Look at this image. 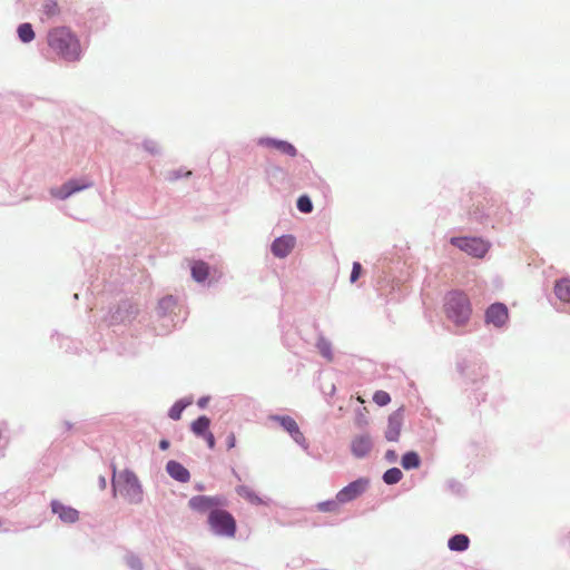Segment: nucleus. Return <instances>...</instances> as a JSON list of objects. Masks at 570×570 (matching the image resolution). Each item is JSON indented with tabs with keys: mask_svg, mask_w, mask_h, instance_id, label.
Segmentation results:
<instances>
[{
	"mask_svg": "<svg viewBox=\"0 0 570 570\" xmlns=\"http://www.w3.org/2000/svg\"><path fill=\"white\" fill-rule=\"evenodd\" d=\"M210 531L222 538H233L237 532V523L234 515L224 508L214 509L207 518Z\"/></svg>",
	"mask_w": 570,
	"mask_h": 570,
	"instance_id": "nucleus-4",
	"label": "nucleus"
},
{
	"mask_svg": "<svg viewBox=\"0 0 570 570\" xmlns=\"http://www.w3.org/2000/svg\"><path fill=\"white\" fill-rule=\"evenodd\" d=\"M119 479L121 481L120 492L127 501L131 504L141 503L144 499V491L136 473L130 469H125L120 472Z\"/></svg>",
	"mask_w": 570,
	"mask_h": 570,
	"instance_id": "nucleus-7",
	"label": "nucleus"
},
{
	"mask_svg": "<svg viewBox=\"0 0 570 570\" xmlns=\"http://www.w3.org/2000/svg\"><path fill=\"white\" fill-rule=\"evenodd\" d=\"M315 330L317 331V340L315 346L318 353L328 362L333 361V348L332 343L328 338H326L323 333L320 331L318 325L314 324Z\"/></svg>",
	"mask_w": 570,
	"mask_h": 570,
	"instance_id": "nucleus-20",
	"label": "nucleus"
},
{
	"mask_svg": "<svg viewBox=\"0 0 570 570\" xmlns=\"http://www.w3.org/2000/svg\"><path fill=\"white\" fill-rule=\"evenodd\" d=\"M490 209H493V203L487 200H478L469 210V219L484 227L491 226L494 228V218L491 216Z\"/></svg>",
	"mask_w": 570,
	"mask_h": 570,
	"instance_id": "nucleus-12",
	"label": "nucleus"
},
{
	"mask_svg": "<svg viewBox=\"0 0 570 570\" xmlns=\"http://www.w3.org/2000/svg\"><path fill=\"white\" fill-rule=\"evenodd\" d=\"M167 474L177 482L186 483L190 479V472L180 462L176 460H169L166 463Z\"/></svg>",
	"mask_w": 570,
	"mask_h": 570,
	"instance_id": "nucleus-19",
	"label": "nucleus"
},
{
	"mask_svg": "<svg viewBox=\"0 0 570 570\" xmlns=\"http://www.w3.org/2000/svg\"><path fill=\"white\" fill-rule=\"evenodd\" d=\"M210 397L209 396H202L198 399L197 401V405L199 409H204L207 406L208 402H209Z\"/></svg>",
	"mask_w": 570,
	"mask_h": 570,
	"instance_id": "nucleus-45",
	"label": "nucleus"
},
{
	"mask_svg": "<svg viewBox=\"0 0 570 570\" xmlns=\"http://www.w3.org/2000/svg\"><path fill=\"white\" fill-rule=\"evenodd\" d=\"M370 480L361 476L350 482L336 493V499L342 503H348L360 498L368 488Z\"/></svg>",
	"mask_w": 570,
	"mask_h": 570,
	"instance_id": "nucleus-13",
	"label": "nucleus"
},
{
	"mask_svg": "<svg viewBox=\"0 0 570 570\" xmlns=\"http://www.w3.org/2000/svg\"><path fill=\"white\" fill-rule=\"evenodd\" d=\"M42 8L43 12L49 17L58 12V3L56 0H46Z\"/></svg>",
	"mask_w": 570,
	"mask_h": 570,
	"instance_id": "nucleus-41",
	"label": "nucleus"
},
{
	"mask_svg": "<svg viewBox=\"0 0 570 570\" xmlns=\"http://www.w3.org/2000/svg\"><path fill=\"white\" fill-rule=\"evenodd\" d=\"M470 547V538L464 533H455L448 540V548L453 552H464Z\"/></svg>",
	"mask_w": 570,
	"mask_h": 570,
	"instance_id": "nucleus-23",
	"label": "nucleus"
},
{
	"mask_svg": "<svg viewBox=\"0 0 570 570\" xmlns=\"http://www.w3.org/2000/svg\"><path fill=\"white\" fill-rule=\"evenodd\" d=\"M49 48L65 62L76 63L83 57L78 36L68 27L51 29L47 36Z\"/></svg>",
	"mask_w": 570,
	"mask_h": 570,
	"instance_id": "nucleus-1",
	"label": "nucleus"
},
{
	"mask_svg": "<svg viewBox=\"0 0 570 570\" xmlns=\"http://www.w3.org/2000/svg\"><path fill=\"white\" fill-rule=\"evenodd\" d=\"M403 479V472L401 469L393 466L387 469L383 475L382 481L387 485H394Z\"/></svg>",
	"mask_w": 570,
	"mask_h": 570,
	"instance_id": "nucleus-30",
	"label": "nucleus"
},
{
	"mask_svg": "<svg viewBox=\"0 0 570 570\" xmlns=\"http://www.w3.org/2000/svg\"><path fill=\"white\" fill-rule=\"evenodd\" d=\"M446 488L452 492V493H455V494H463L464 493V487L463 484L455 480V479H450L446 481Z\"/></svg>",
	"mask_w": 570,
	"mask_h": 570,
	"instance_id": "nucleus-38",
	"label": "nucleus"
},
{
	"mask_svg": "<svg viewBox=\"0 0 570 570\" xmlns=\"http://www.w3.org/2000/svg\"><path fill=\"white\" fill-rule=\"evenodd\" d=\"M17 36L22 43H30L36 38L33 26L30 22L20 23L17 28Z\"/></svg>",
	"mask_w": 570,
	"mask_h": 570,
	"instance_id": "nucleus-29",
	"label": "nucleus"
},
{
	"mask_svg": "<svg viewBox=\"0 0 570 570\" xmlns=\"http://www.w3.org/2000/svg\"><path fill=\"white\" fill-rule=\"evenodd\" d=\"M125 561L130 570H144V563L141 559L132 552H128L125 556Z\"/></svg>",
	"mask_w": 570,
	"mask_h": 570,
	"instance_id": "nucleus-33",
	"label": "nucleus"
},
{
	"mask_svg": "<svg viewBox=\"0 0 570 570\" xmlns=\"http://www.w3.org/2000/svg\"><path fill=\"white\" fill-rule=\"evenodd\" d=\"M296 207L303 214H309L314 208L311 197L306 194H303L297 198Z\"/></svg>",
	"mask_w": 570,
	"mask_h": 570,
	"instance_id": "nucleus-31",
	"label": "nucleus"
},
{
	"mask_svg": "<svg viewBox=\"0 0 570 570\" xmlns=\"http://www.w3.org/2000/svg\"><path fill=\"white\" fill-rule=\"evenodd\" d=\"M450 244L475 258L484 257L491 247L489 242L476 236H453Z\"/></svg>",
	"mask_w": 570,
	"mask_h": 570,
	"instance_id": "nucleus-5",
	"label": "nucleus"
},
{
	"mask_svg": "<svg viewBox=\"0 0 570 570\" xmlns=\"http://www.w3.org/2000/svg\"><path fill=\"white\" fill-rule=\"evenodd\" d=\"M444 314L456 326H464L472 315V304L462 291H450L444 297Z\"/></svg>",
	"mask_w": 570,
	"mask_h": 570,
	"instance_id": "nucleus-2",
	"label": "nucleus"
},
{
	"mask_svg": "<svg viewBox=\"0 0 570 570\" xmlns=\"http://www.w3.org/2000/svg\"><path fill=\"white\" fill-rule=\"evenodd\" d=\"M232 473H233V475H234L238 481H242L240 475L236 472V470H235V469H233V470H232Z\"/></svg>",
	"mask_w": 570,
	"mask_h": 570,
	"instance_id": "nucleus-53",
	"label": "nucleus"
},
{
	"mask_svg": "<svg viewBox=\"0 0 570 570\" xmlns=\"http://www.w3.org/2000/svg\"><path fill=\"white\" fill-rule=\"evenodd\" d=\"M491 216L494 218V226L497 224H503L505 223V214L503 212V208L499 205H495L493 203V209H490ZM508 223H510V219H507Z\"/></svg>",
	"mask_w": 570,
	"mask_h": 570,
	"instance_id": "nucleus-36",
	"label": "nucleus"
},
{
	"mask_svg": "<svg viewBox=\"0 0 570 570\" xmlns=\"http://www.w3.org/2000/svg\"><path fill=\"white\" fill-rule=\"evenodd\" d=\"M268 420L279 424V426L286 431L289 435L296 432L299 428L297 422L289 415L285 414H271Z\"/></svg>",
	"mask_w": 570,
	"mask_h": 570,
	"instance_id": "nucleus-22",
	"label": "nucleus"
},
{
	"mask_svg": "<svg viewBox=\"0 0 570 570\" xmlns=\"http://www.w3.org/2000/svg\"><path fill=\"white\" fill-rule=\"evenodd\" d=\"M191 175H193L191 170L178 168V169L169 170L166 175V179L168 181H176L181 178H189Z\"/></svg>",
	"mask_w": 570,
	"mask_h": 570,
	"instance_id": "nucleus-34",
	"label": "nucleus"
},
{
	"mask_svg": "<svg viewBox=\"0 0 570 570\" xmlns=\"http://www.w3.org/2000/svg\"><path fill=\"white\" fill-rule=\"evenodd\" d=\"M196 489L198 491H203L204 490V485L202 483H198V484H196Z\"/></svg>",
	"mask_w": 570,
	"mask_h": 570,
	"instance_id": "nucleus-54",
	"label": "nucleus"
},
{
	"mask_svg": "<svg viewBox=\"0 0 570 570\" xmlns=\"http://www.w3.org/2000/svg\"><path fill=\"white\" fill-rule=\"evenodd\" d=\"M373 401L379 406H385L391 402V395L385 391L379 390L373 394Z\"/></svg>",
	"mask_w": 570,
	"mask_h": 570,
	"instance_id": "nucleus-37",
	"label": "nucleus"
},
{
	"mask_svg": "<svg viewBox=\"0 0 570 570\" xmlns=\"http://www.w3.org/2000/svg\"><path fill=\"white\" fill-rule=\"evenodd\" d=\"M111 468H112L111 485H112L114 495H116V472H117V469H116L115 464H112Z\"/></svg>",
	"mask_w": 570,
	"mask_h": 570,
	"instance_id": "nucleus-47",
	"label": "nucleus"
},
{
	"mask_svg": "<svg viewBox=\"0 0 570 570\" xmlns=\"http://www.w3.org/2000/svg\"><path fill=\"white\" fill-rule=\"evenodd\" d=\"M532 193L530 190L524 193V202L530 203Z\"/></svg>",
	"mask_w": 570,
	"mask_h": 570,
	"instance_id": "nucleus-51",
	"label": "nucleus"
},
{
	"mask_svg": "<svg viewBox=\"0 0 570 570\" xmlns=\"http://www.w3.org/2000/svg\"><path fill=\"white\" fill-rule=\"evenodd\" d=\"M295 242V237L291 234L276 237L271 245V252L275 257L284 258L292 252Z\"/></svg>",
	"mask_w": 570,
	"mask_h": 570,
	"instance_id": "nucleus-18",
	"label": "nucleus"
},
{
	"mask_svg": "<svg viewBox=\"0 0 570 570\" xmlns=\"http://www.w3.org/2000/svg\"><path fill=\"white\" fill-rule=\"evenodd\" d=\"M510 321L508 306L502 302L491 303L484 311V324L497 330L505 328Z\"/></svg>",
	"mask_w": 570,
	"mask_h": 570,
	"instance_id": "nucleus-9",
	"label": "nucleus"
},
{
	"mask_svg": "<svg viewBox=\"0 0 570 570\" xmlns=\"http://www.w3.org/2000/svg\"><path fill=\"white\" fill-rule=\"evenodd\" d=\"M456 371L465 385L480 389L481 383L488 377V368L480 358H461L456 362Z\"/></svg>",
	"mask_w": 570,
	"mask_h": 570,
	"instance_id": "nucleus-3",
	"label": "nucleus"
},
{
	"mask_svg": "<svg viewBox=\"0 0 570 570\" xmlns=\"http://www.w3.org/2000/svg\"><path fill=\"white\" fill-rule=\"evenodd\" d=\"M138 315V307L129 299L120 301L117 305L110 307L105 321L108 326L127 325Z\"/></svg>",
	"mask_w": 570,
	"mask_h": 570,
	"instance_id": "nucleus-6",
	"label": "nucleus"
},
{
	"mask_svg": "<svg viewBox=\"0 0 570 570\" xmlns=\"http://www.w3.org/2000/svg\"><path fill=\"white\" fill-rule=\"evenodd\" d=\"M292 438V440L298 444L301 448H303L304 450H307L308 449V443L306 441V438L304 436V434L301 432L299 428L296 430V432H294L293 434L289 435Z\"/></svg>",
	"mask_w": 570,
	"mask_h": 570,
	"instance_id": "nucleus-39",
	"label": "nucleus"
},
{
	"mask_svg": "<svg viewBox=\"0 0 570 570\" xmlns=\"http://www.w3.org/2000/svg\"><path fill=\"white\" fill-rule=\"evenodd\" d=\"M373 449V440L368 433L356 434L350 444L351 453L356 459H364Z\"/></svg>",
	"mask_w": 570,
	"mask_h": 570,
	"instance_id": "nucleus-16",
	"label": "nucleus"
},
{
	"mask_svg": "<svg viewBox=\"0 0 570 570\" xmlns=\"http://www.w3.org/2000/svg\"><path fill=\"white\" fill-rule=\"evenodd\" d=\"M176 307L177 301L173 295L164 296L158 301L156 315L159 320L163 321V326L165 327L161 334L170 332V330L176 326L173 317V313Z\"/></svg>",
	"mask_w": 570,
	"mask_h": 570,
	"instance_id": "nucleus-11",
	"label": "nucleus"
},
{
	"mask_svg": "<svg viewBox=\"0 0 570 570\" xmlns=\"http://www.w3.org/2000/svg\"><path fill=\"white\" fill-rule=\"evenodd\" d=\"M92 185L94 183L87 177L70 178L61 186L50 188V195L53 198L65 200L77 193L90 188Z\"/></svg>",
	"mask_w": 570,
	"mask_h": 570,
	"instance_id": "nucleus-8",
	"label": "nucleus"
},
{
	"mask_svg": "<svg viewBox=\"0 0 570 570\" xmlns=\"http://www.w3.org/2000/svg\"><path fill=\"white\" fill-rule=\"evenodd\" d=\"M158 446H159V449H160L161 451H166V450H168V449H169V446H170V442H169V440H167V439H161V440L159 441V443H158Z\"/></svg>",
	"mask_w": 570,
	"mask_h": 570,
	"instance_id": "nucleus-46",
	"label": "nucleus"
},
{
	"mask_svg": "<svg viewBox=\"0 0 570 570\" xmlns=\"http://www.w3.org/2000/svg\"><path fill=\"white\" fill-rule=\"evenodd\" d=\"M404 421V407H399L393 411L387 417V428L384 432V438L389 442H397L400 439L401 430Z\"/></svg>",
	"mask_w": 570,
	"mask_h": 570,
	"instance_id": "nucleus-14",
	"label": "nucleus"
},
{
	"mask_svg": "<svg viewBox=\"0 0 570 570\" xmlns=\"http://www.w3.org/2000/svg\"><path fill=\"white\" fill-rule=\"evenodd\" d=\"M257 145L259 147L276 149L288 157H296L298 155L297 148L292 142L275 137H259L257 139Z\"/></svg>",
	"mask_w": 570,
	"mask_h": 570,
	"instance_id": "nucleus-15",
	"label": "nucleus"
},
{
	"mask_svg": "<svg viewBox=\"0 0 570 570\" xmlns=\"http://www.w3.org/2000/svg\"><path fill=\"white\" fill-rule=\"evenodd\" d=\"M193 403V397H181L177 400L169 409L168 416L174 420L178 421L181 419L183 412Z\"/></svg>",
	"mask_w": 570,
	"mask_h": 570,
	"instance_id": "nucleus-26",
	"label": "nucleus"
},
{
	"mask_svg": "<svg viewBox=\"0 0 570 570\" xmlns=\"http://www.w3.org/2000/svg\"><path fill=\"white\" fill-rule=\"evenodd\" d=\"M141 145L144 150L153 156H158L161 154V149L156 140L145 139Z\"/></svg>",
	"mask_w": 570,
	"mask_h": 570,
	"instance_id": "nucleus-35",
	"label": "nucleus"
},
{
	"mask_svg": "<svg viewBox=\"0 0 570 570\" xmlns=\"http://www.w3.org/2000/svg\"><path fill=\"white\" fill-rule=\"evenodd\" d=\"M227 504V499L224 495H194L188 501V507L198 513H210L214 509L224 508Z\"/></svg>",
	"mask_w": 570,
	"mask_h": 570,
	"instance_id": "nucleus-10",
	"label": "nucleus"
},
{
	"mask_svg": "<svg viewBox=\"0 0 570 570\" xmlns=\"http://www.w3.org/2000/svg\"><path fill=\"white\" fill-rule=\"evenodd\" d=\"M397 453L395 450L393 449H389L386 450L385 454H384V459L386 462L389 463H395L397 461Z\"/></svg>",
	"mask_w": 570,
	"mask_h": 570,
	"instance_id": "nucleus-42",
	"label": "nucleus"
},
{
	"mask_svg": "<svg viewBox=\"0 0 570 570\" xmlns=\"http://www.w3.org/2000/svg\"><path fill=\"white\" fill-rule=\"evenodd\" d=\"M210 419L206 415H199L190 424V431L197 436L202 438L207 434L210 430Z\"/></svg>",
	"mask_w": 570,
	"mask_h": 570,
	"instance_id": "nucleus-27",
	"label": "nucleus"
},
{
	"mask_svg": "<svg viewBox=\"0 0 570 570\" xmlns=\"http://www.w3.org/2000/svg\"><path fill=\"white\" fill-rule=\"evenodd\" d=\"M202 439H204L206 441L208 449H210V450L215 449L216 440H215V436L212 433V431H209L207 434L202 436Z\"/></svg>",
	"mask_w": 570,
	"mask_h": 570,
	"instance_id": "nucleus-43",
	"label": "nucleus"
},
{
	"mask_svg": "<svg viewBox=\"0 0 570 570\" xmlns=\"http://www.w3.org/2000/svg\"><path fill=\"white\" fill-rule=\"evenodd\" d=\"M227 449L230 450L236 446V436L234 432H229L226 436Z\"/></svg>",
	"mask_w": 570,
	"mask_h": 570,
	"instance_id": "nucleus-44",
	"label": "nucleus"
},
{
	"mask_svg": "<svg viewBox=\"0 0 570 570\" xmlns=\"http://www.w3.org/2000/svg\"><path fill=\"white\" fill-rule=\"evenodd\" d=\"M421 464V456L414 450L406 451L401 456V465L406 471L419 469Z\"/></svg>",
	"mask_w": 570,
	"mask_h": 570,
	"instance_id": "nucleus-25",
	"label": "nucleus"
},
{
	"mask_svg": "<svg viewBox=\"0 0 570 570\" xmlns=\"http://www.w3.org/2000/svg\"><path fill=\"white\" fill-rule=\"evenodd\" d=\"M50 509L63 523L72 524L79 520V511L70 505L63 504L59 500H51Z\"/></svg>",
	"mask_w": 570,
	"mask_h": 570,
	"instance_id": "nucleus-17",
	"label": "nucleus"
},
{
	"mask_svg": "<svg viewBox=\"0 0 570 570\" xmlns=\"http://www.w3.org/2000/svg\"><path fill=\"white\" fill-rule=\"evenodd\" d=\"M340 504H342V503L335 498V499H330V500L318 502L315 508H316V510H318L321 512L331 513V512L337 511Z\"/></svg>",
	"mask_w": 570,
	"mask_h": 570,
	"instance_id": "nucleus-32",
	"label": "nucleus"
},
{
	"mask_svg": "<svg viewBox=\"0 0 570 570\" xmlns=\"http://www.w3.org/2000/svg\"><path fill=\"white\" fill-rule=\"evenodd\" d=\"M69 343H71V341H70L68 337L62 338V342H61V344H60V347H61V348H65L67 352H69V350H70V345H69Z\"/></svg>",
	"mask_w": 570,
	"mask_h": 570,
	"instance_id": "nucleus-48",
	"label": "nucleus"
},
{
	"mask_svg": "<svg viewBox=\"0 0 570 570\" xmlns=\"http://www.w3.org/2000/svg\"><path fill=\"white\" fill-rule=\"evenodd\" d=\"M98 485L101 490L106 489L107 487V481H106V478L104 475H100L99 479H98Z\"/></svg>",
	"mask_w": 570,
	"mask_h": 570,
	"instance_id": "nucleus-49",
	"label": "nucleus"
},
{
	"mask_svg": "<svg viewBox=\"0 0 570 570\" xmlns=\"http://www.w3.org/2000/svg\"><path fill=\"white\" fill-rule=\"evenodd\" d=\"M236 493L253 505H267V501L261 498L253 489L240 484L235 488Z\"/></svg>",
	"mask_w": 570,
	"mask_h": 570,
	"instance_id": "nucleus-24",
	"label": "nucleus"
},
{
	"mask_svg": "<svg viewBox=\"0 0 570 570\" xmlns=\"http://www.w3.org/2000/svg\"><path fill=\"white\" fill-rule=\"evenodd\" d=\"M554 294L556 296L564 302L570 304V279L561 278L554 285ZM570 313V309H569Z\"/></svg>",
	"mask_w": 570,
	"mask_h": 570,
	"instance_id": "nucleus-28",
	"label": "nucleus"
},
{
	"mask_svg": "<svg viewBox=\"0 0 570 570\" xmlns=\"http://www.w3.org/2000/svg\"><path fill=\"white\" fill-rule=\"evenodd\" d=\"M210 266L208 263L198 259L194 261L190 266L191 277L196 283H204L209 276Z\"/></svg>",
	"mask_w": 570,
	"mask_h": 570,
	"instance_id": "nucleus-21",
	"label": "nucleus"
},
{
	"mask_svg": "<svg viewBox=\"0 0 570 570\" xmlns=\"http://www.w3.org/2000/svg\"><path fill=\"white\" fill-rule=\"evenodd\" d=\"M363 267L360 262H354L350 274V282L354 284L362 275Z\"/></svg>",
	"mask_w": 570,
	"mask_h": 570,
	"instance_id": "nucleus-40",
	"label": "nucleus"
},
{
	"mask_svg": "<svg viewBox=\"0 0 570 570\" xmlns=\"http://www.w3.org/2000/svg\"><path fill=\"white\" fill-rule=\"evenodd\" d=\"M186 570H203L198 564L195 563H187Z\"/></svg>",
	"mask_w": 570,
	"mask_h": 570,
	"instance_id": "nucleus-50",
	"label": "nucleus"
},
{
	"mask_svg": "<svg viewBox=\"0 0 570 570\" xmlns=\"http://www.w3.org/2000/svg\"><path fill=\"white\" fill-rule=\"evenodd\" d=\"M63 425H65L66 431H70L73 426V424L69 421H65Z\"/></svg>",
	"mask_w": 570,
	"mask_h": 570,
	"instance_id": "nucleus-52",
	"label": "nucleus"
}]
</instances>
